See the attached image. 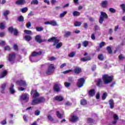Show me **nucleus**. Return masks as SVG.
<instances>
[{
    "label": "nucleus",
    "instance_id": "obj_1",
    "mask_svg": "<svg viewBox=\"0 0 125 125\" xmlns=\"http://www.w3.org/2000/svg\"><path fill=\"white\" fill-rule=\"evenodd\" d=\"M103 81L102 79H98L97 81V85L99 87H103L104 84H108V83H110L113 81V76H109L108 74H104L103 76Z\"/></svg>",
    "mask_w": 125,
    "mask_h": 125
},
{
    "label": "nucleus",
    "instance_id": "obj_2",
    "mask_svg": "<svg viewBox=\"0 0 125 125\" xmlns=\"http://www.w3.org/2000/svg\"><path fill=\"white\" fill-rule=\"evenodd\" d=\"M33 93H34L33 96V99L31 103V105H37L38 104H40V103H42V102H44V101H45V99L42 97L38 98L40 96V94L37 91L32 90L31 92V94H33Z\"/></svg>",
    "mask_w": 125,
    "mask_h": 125
},
{
    "label": "nucleus",
    "instance_id": "obj_3",
    "mask_svg": "<svg viewBox=\"0 0 125 125\" xmlns=\"http://www.w3.org/2000/svg\"><path fill=\"white\" fill-rule=\"evenodd\" d=\"M48 42H54L53 44V46H54L56 45V48H60V47L62 45V43L59 42V40L57 39V38L55 37H53L51 38L48 39Z\"/></svg>",
    "mask_w": 125,
    "mask_h": 125
},
{
    "label": "nucleus",
    "instance_id": "obj_4",
    "mask_svg": "<svg viewBox=\"0 0 125 125\" xmlns=\"http://www.w3.org/2000/svg\"><path fill=\"white\" fill-rule=\"evenodd\" d=\"M42 52L41 51H40L39 52H33L29 58L31 62H38V60H35L34 57L36 56H40V55H42Z\"/></svg>",
    "mask_w": 125,
    "mask_h": 125
},
{
    "label": "nucleus",
    "instance_id": "obj_5",
    "mask_svg": "<svg viewBox=\"0 0 125 125\" xmlns=\"http://www.w3.org/2000/svg\"><path fill=\"white\" fill-rule=\"evenodd\" d=\"M55 67L54 66V64H49L48 66V68L45 71L46 75H51L53 72H54V69Z\"/></svg>",
    "mask_w": 125,
    "mask_h": 125
},
{
    "label": "nucleus",
    "instance_id": "obj_6",
    "mask_svg": "<svg viewBox=\"0 0 125 125\" xmlns=\"http://www.w3.org/2000/svg\"><path fill=\"white\" fill-rule=\"evenodd\" d=\"M16 58V54L15 53H12L9 54L8 57V60L9 62H10L12 64L14 63L15 59Z\"/></svg>",
    "mask_w": 125,
    "mask_h": 125
},
{
    "label": "nucleus",
    "instance_id": "obj_7",
    "mask_svg": "<svg viewBox=\"0 0 125 125\" xmlns=\"http://www.w3.org/2000/svg\"><path fill=\"white\" fill-rule=\"evenodd\" d=\"M107 18H108L107 14L104 12H101L99 18V23L102 24L104 21V19H107Z\"/></svg>",
    "mask_w": 125,
    "mask_h": 125
},
{
    "label": "nucleus",
    "instance_id": "obj_8",
    "mask_svg": "<svg viewBox=\"0 0 125 125\" xmlns=\"http://www.w3.org/2000/svg\"><path fill=\"white\" fill-rule=\"evenodd\" d=\"M20 98L21 100L25 101L26 103L29 101V94L27 93L22 94Z\"/></svg>",
    "mask_w": 125,
    "mask_h": 125
},
{
    "label": "nucleus",
    "instance_id": "obj_9",
    "mask_svg": "<svg viewBox=\"0 0 125 125\" xmlns=\"http://www.w3.org/2000/svg\"><path fill=\"white\" fill-rule=\"evenodd\" d=\"M84 82H85V80H84V78H82L78 79V83H77L78 87H82V86H83V84H84Z\"/></svg>",
    "mask_w": 125,
    "mask_h": 125
},
{
    "label": "nucleus",
    "instance_id": "obj_10",
    "mask_svg": "<svg viewBox=\"0 0 125 125\" xmlns=\"http://www.w3.org/2000/svg\"><path fill=\"white\" fill-rule=\"evenodd\" d=\"M17 84H19V85H20L21 86L22 85H23L24 87H26L27 86V83H26V81L24 80H18L17 81Z\"/></svg>",
    "mask_w": 125,
    "mask_h": 125
},
{
    "label": "nucleus",
    "instance_id": "obj_11",
    "mask_svg": "<svg viewBox=\"0 0 125 125\" xmlns=\"http://www.w3.org/2000/svg\"><path fill=\"white\" fill-rule=\"evenodd\" d=\"M36 42H39V43H41L42 42H46V40H42V37L41 35H37L35 38Z\"/></svg>",
    "mask_w": 125,
    "mask_h": 125
},
{
    "label": "nucleus",
    "instance_id": "obj_12",
    "mask_svg": "<svg viewBox=\"0 0 125 125\" xmlns=\"http://www.w3.org/2000/svg\"><path fill=\"white\" fill-rule=\"evenodd\" d=\"M108 0H105L101 2V6L103 8H107V7H108Z\"/></svg>",
    "mask_w": 125,
    "mask_h": 125
},
{
    "label": "nucleus",
    "instance_id": "obj_13",
    "mask_svg": "<svg viewBox=\"0 0 125 125\" xmlns=\"http://www.w3.org/2000/svg\"><path fill=\"white\" fill-rule=\"evenodd\" d=\"M70 122L71 123H77L79 121V117L77 116H71V118L69 119Z\"/></svg>",
    "mask_w": 125,
    "mask_h": 125
},
{
    "label": "nucleus",
    "instance_id": "obj_14",
    "mask_svg": "<svg viewBox=\"0 0 125 125\" xmlns=\"http://www.w3.org/2000/svg\"><path fill=\"white\" fill-rule=\"evenodd\" d=\"M54 90L56 92H59L60 91V84L56 83L54 86Z\"/></svg>",
    "mask_w": 125,
    "mask_h": 125
},
{
    "label": "nucleus",
    "instance_id": "obj_15",
    "mask_svg": "<svg viewBox=\"0 0 125 125\" xmlns=\"http://www.w3.org/2000/svg\"><path fill=\"white\" fill-rule=\"evenodd\" d=\"M8 31L12 34L14 35V36H16V29L13 28V27L11 26L8 28Z\"/></svg>",
    "mask_w": 125,
    "mask_h": 125
},
{
    "label": "nucleus",
    "instance_id": "obj_16",
    "mask_svg": "<svg viewBox=\"0 0 125 125\" xmlns=\"http://www.w3.org/2000/svg\"><path fill=\"white\" fill-rule=\"evenodd\" d=\"M95 90L92 89L90 90L88 92L89 96L90 97H93L95 95Z\"/></svg>",
    "mask_w": 125,
    "mask_h": 125
},
{
    "label": "nucleus",
    "instance_id": "obj_17",
    "mask_svg": "<svg viewBox=\"0 0 125 125\" xmlns=\"http://www.w3.org/2000/svg\"><path fill=\"white\" fill-rule=\"evenodd\" d=\"M113 119L114 121L112 122L113 125H116L117 122H118V120H119V116L117 114L113 115Z\"/></svg>",
    "mask_w": 125,
    "mask_h": 125
},
{
    "label": "nucleus",
    "instance_id": "obj_18",
    "mask_svg": "<svg viewBox=\"0 0 125 125\" xmlns=\"http://www.w3.org/2000/svg\"><path fill=\"white\" fill-rule=\"evenodd\" d=\"M16 3L19 5H24V4H26V1L25 0H18Z\"/></svg>",
    "mask_w": 125,
    "mask_h": 125
},
{
    "label": "nucleus",
    "instance_id": "obj_19",
    "mask_svg": "<svg viewBox=\"0 0 125 125\" xmlns=\"http://www.w3.org/2000/svg\"><path fill=\"white\" fill-rule=\"evenodd\" d=\"M74 72L75 74H80V73H82V68L79 67H76L74 68Z\"/></svg>",
    "mask_w": 125,
    "mask_h": 125
},
{
    "label": "nucleus",
    "instance_id": "obj_20",
    "mask_svg": "<svg viewBox=\"0 0 125 125\" xmlns=\"http://www.w3.org/2000/svg\"><path fill=\"white\" fill-rule=\"evenodd\" d=\"M108 104L110 105V109H113L114 108V106H115V104L114 103V100L110 99L108 101Z\"/></svg>",
    "mask_w": 125,
    "mask_h": 125
},
{
    "label": "nucleus",
    "instance_id": "obj_21",
    "mask_svg": "<svg viewBox=\"0 0 125 125\" xmlns=\"http://www.w3.org/2000/svg\"><path fill=\"white\" fill-rule=\"evenodd\" d=\"M7 84L6 83H4L1 84L0 88H1V93H4V89H5V87H6V85Z\"/></svg>",
    "mask_w": 125,
    "mask_h": 125
},
{
    "label": "nucleus",
    "instance_id": "obj_22",
    "mask_svg": "<svg viewBox=\"0 0 125 125\" xmlns=\"http://www.w3.org/2000/svg\"><path fill=\"white\" fill-rule=\"evenodd\" d=\"M54 99L57 101H63V99H64V98L62 97V96L60 95L55 97Z\"/></svg>",
    "mask_w": 125,
    "mask_h": 125
},
{
    "label": "nucleus",
    "instance_id": "obj_23",
    "mask_svg": "<svg viewBox=\"0 0 125 125\" xmlns=\"http://www.w3.org/2000/svg\"><path fill=\"white\" fill-rule=\"evenodd\" d=\"M91 60V57L90 56H88L84 58H82L81 59V61L83 62H86V61H89V60Z\"/></svg>",
    "mask_w": 125,
    "mask_h": 125
},
{
    "label": "nucleus",
    "instance_id": "obj_24",
    "mask_svg": "<svg viewBox=\"0 0 125 125\" xmlns=\"http://www.w3.org/2000/svg\"><path fill=\"white\" fill-rule=\"evenodd\" d=\"M23 39H25V41L26 42H30V41H32V36L30 35H25L23 37Z\"/></svg>",
    "mask_w": 125,
    "mask_h": 125
},
{
    "label": "nucleus",
    "instance_id": "obj_25",
    "mask_svg": "<svg viewBox=\"0 0 125 125\" xmlns=\"http://www.w3.org/2000/svg\"><path fill=\"white\" fill-rule=\"evenodd\" d=\"M13 87H14V84H12L11 87L9 88L10 93L11 94H13V93H15V90H14V88H13Z\"/></svg>",
    "mask_w": 125,
    "mask_h": 125
},
{
    "label": "nucleus",
    "instance_id": "obj_26",
    "mask_svg": "<svg viewBox=\"0 0 125 125\" xmlns=\"http://www.w3.org/2000/svg\"><path fill=\"white\" fill-rule=\"evenodd\" d=\"M6 75H7V71L6 70L3 71L0 75V79H3Z\"/></svg>",
    "mask_w": 125,
    "mask_h": 125
},
{
    "label": "nucleus",
    "instance_id": "obj_27",
    "mask_svg": "<svg viewBox=\"0 0 125 125\" xmlns=\"http://www.w3.org/2000/svg\"><path fill=\"white\" fill-rule=\"evenodd\" d=\"M48 120H49V121H50V122H52V124H55L56 122L54 121V119L53 118V117H52V116H51V115H49L48 116Z\"/></svg>",
    "mask_w": 125,
    "mask_h": 125
},
{
    "label": "nucleus",
    "instance_id": "obj_28",
    "mask_svg": "<svg viewBox=\"0 0 125 125\" xmlns=\"http://www.w3.org/2000/svg\"><path fill=\"white\" fill-rule=\"evenodd\" d=\"M20 11H21L22 13H26L28 11V7H25L20 9Z\"/></svg>",
    "mask_w": 125,
    "mask_h": 125
},
{
    "label": "nucleus",
    "instance_id": "obj_29",
    "mask_svg": "<svg viewBox=\"0 0 125 125\" xmlns=\"http://www.w3.org/2000/svg\"><path fill=\"white\" fill-rule=\"evenodd\" d=\"M71 35H72V32L71 31H66L64 35V38H69Z\"/></svg>",
    "mask_w": 125,
    "mask_h": 125
},
{
    "label": "nucleus",
    "instance_id": "obj_30",
    "mask_svg": "<svg viewBox=\"0 0 125 125\" xmlns=\"http://www.w3.org/2000/svg\"><path fill=\"white\" fill-rule=\"evenodd\" d=\"M9 14V11H5L3 13V15L5 18L6 20H8V19L7 18V15Z\"/></svg>",
    "mask_w": 125,
    "mask_h": 125
},
{
    "label": "nucleus",
    "instance_id": "obj_31",
    "mask_svg": "<svg viewBox=\"0 0 125 125\" xmlns=\"http://www.w3.org/2000/svg\"><path fill=\"white\" fill-rule=\"evenodd\" d=\"M89 43V42H88L87 41H84V42H83L82 45L84 47H86V46H87V45H88Z\"/></svg>",
    "mask_w": 125,
    "mask_h": 125
},
{
    "label": "nucleus",
    "instance_id": "obj_32",
    "mask_svg": "<svg viewBox=\"0 0 125 125\" xmlns=\"http://www.w3.org/2000/svg\"><path fill=\"white\" fill-rule=\"evenodd\" d=\"M19 22H23L24 21V17L23 16L21 15V16L19 17L17 19Z\"/></svg>",
    "mask_w": 125,
    "mask_h": 125
},
{
    "label": "nucleus",
    "instance_id": "obj_33",
    "mask_svg": "<svg viewBox=\"0 0 125 125\" xmlns=\"http://www.w3.org/2000/svg\"><path fill=\"white\" fill-rule=\"evenodd\" d=\"M98 58L101 61L104 60V57H103V54H102L99 55L98 56Z\"/></svg>",
    "mask_w": 125,
    "mask_h": 125
},
{
    "label": "nucleus",
    "instance_id": "obj_34",
    "mask_svg": "<svg viewBox=\"0 0 125 125\" xmlns=\"http://www.w3.org/2000/svg\"><path fill=\"white\" fill-rule=\"evenodd\" d=\"M81 105H86V104H87V103L86 102V100H85V99H83L81 101Z\"/></svg>",
    "mask_w": 125,
    "mask_h": 125
},
{
    "label": "nucleus",
    "instance_id": "obj_35",
    "mask_svg": "<svg viewBox=\"0 0 125 125\" xmlns=\"http://www.w3.org/2000/svg\"><path fill=\"white\" fill-rule=\"evenodd\" d=\"M67 14V11H63L60 15V18H63Z\"/></svg>",
    "mask_w": 125,
    "mask_h": 125
},
{
    "label": "nucleus",
    "instance_id": "obj_36",
    "mask_svg": "<svg viewBox=\"0 0 125 125\" xmlns=\"http://www.w3.org/2000/svg\"><path fill=\"white\" fill-rule=\"evenodd\" d=\"M75 55H76V52H72L68 55V56L69 57L73 58V57H75Z\"/></svg>",
    "mask_w": 125,
    "mask_h": 125
},
{
    "label": "nucleus",
    "instance_id": "obj_37",
    "mask_svg": "<svg viewBox=\"0 0 125 125\" xmlns=\"http://www.w3.org/2000/svg\"><path fill=\"white\" fill-rule=\"evenodd\" d=\"M24 32L25 34H26L27 35H33L32 31L31 30H24Z\"/></svg>",
    "mask_w": 125,
    "mask_h": 125
},
{
    "label": "nucleus",
    "instance_id": "obj_38",
    "mask_svg": "<svg viewBox=\"0 0 125 125\" xmlns=\"http://www.w3.org/2000/svg\"><path fill=\"white\" fill-rule=\"evenodd\" d=\"M82 25V22H79V21H75L74 22V26L75 27H79Z\"/></svg>",
    "mask_w": 125,
    "mask_h": 125
},
{
    "label": "nucleus",
    "instance_id": "obj_39",
    "mask_svg": "<svg viewBox=\"0 0 125 125\" xmlns=\"http://www.w3.org/2000/svg\"><path fill=\"white\" fill-rule=\"evenodd\" d=\"M51 25L53 26H57V22L55 21H51Z\"/></svg>",
    "mask_w": 125,
    "mask_h": 125
},
{
    "label": "nucleus",
    "instance_id": "obj_40",
    "mask_svg": "<svg viewBox=\"0 0 125 125\" xmlns=\"http://www.w3.org/2000/svg\"><path fill=\"white\" fill-rule=\"evenodd\" d=\"M80 13L78 11H74L73 12V16H80Z\"/></svg>",
    "mask_w": 125,
    "mask_h": 125
},
{
    "label": "nucleus",
    "instance_id": "obj_41",
    "mask_svg": "<svg viewBox=\"0 0 125 125\" xmlns=\"http://www.w3.org/2000/svg\"><path fill=\"white\" fill-rule=\"evenodd\" d=\"M56 115H57V117H58L59 119H62V115L60 114V112L59 111L56 112Z\"/></svg>",
    "mask_w": 125,
    "mask_h": 125
},
{
    "label": "nucleus",
    "instance_id": "obj_42",
    "mask_svg": "<svg viewBox=\"0 0 125 125\" xmlns=\"http://www.w3.org/2000/svg\"><path fill=\"white\" fill-rule=\"evenodd\" d=\"M120 7H121V9H122L124 13H125V4H122L121 5H120Z\"/></svg>",
    "mask_w": 125,
    "mask_h": 125
},
{
    "label": "nucleus",
    "instance_id": "obj_43",
    "mask_svg": "<svg viewBox=\"0 0 125 125\" xmlns=\"http://www.w3.org/2000/svg\"><path fill=\"white\" fill-rule=\"evenodd\" d=\"M36 29L37 32H42V31H43V28L42 27H37Z\"/></svg>",
    "mask_w": 125,
    "mask_h": 125
},
{
    "label": "nucleus",
    "instance_id": "obj_44",
    "mask_svg": "<svg viewBox=\"0 0 125 125\" xmlns=\"http://www.w3.org/2000/svg\"><path fill=\"white\" fill-rule=\"evenodd\" d=\"M87 122L88 123V124H92V123L94 122V120H93L92 118H88Z\"/></svg>",
    "mask_w": 125,
    "mask_h": 125
},
{
    "label": "nucleus",
    "instance_id": "obj_45",
    "mask_svg": "<svg viewBox=\"0 0 125 125\" xmlns=\"http://www.w3.org/2000/svg\"><path fill=\"white\" fill-rule=\"evenodd\" d=\"M31 4H39V1L38 0H33L31 2Z\"/></svg>",
    "mask_w": 125,
    "mask_h": 125
},
{
    "label": "nucleus",
    "instance_id": "obj_46",
    "mask_svg": "<svg viewBox=\"0 0 125 125\" xmlns=\"http://www.w3.org/2000/svg\"><path fill=\"white\" fill-rule=\"evenodd\" d=\"M107 50L108 53H109V54H111V53H112V49H111V47L107 46Z\"/></svg>",
    "mask_w": 125,
    "mask_h": 125
},
{
    "label": "nucleus",
    "instance_id": "obj_47",
    "mask_svg": "<svg viewBox=\"0 0 125 125\" xmlns=\"http://www.w3.org/2000/svg\"><path fill=\"white\" fill-rule=\"evenodd\" d=\"M107 93L106 92L104 93L102 96L103 100H105V99H106V98L107 97Z\"/></svg>",
    "mask_w": 125,
    "mask_h": 125
},
{
    "label": "nucleus",
    "instance_id": "obj_48",
    "mask_svg": "<svg viewBox=\"0 0 125 125\" xmlns=\"http://www.w3.org/2000/svg\"><path fill=\"white\" fill-rule=\"evenodd\" d=\"M105 42H102L99 44V48H102L105 45Z\"/></svg>",
    "mask_w": 125,
    "mask_h": 125
},
{
    "label": "nucleus",
    "instance_id": "obj_49",
    "mask_svg": "<svg viewBox=\"0 0 125 125\" xmlns=\"http://www.w3.org/2000/svg\"><path fill=\"white\" fill-rule=\"evenodd\" d=\"M11 49L9 46H6L4 48V50H5V51H9Z\"/></svg>",
    "mask_w": 125,
    "mask_h": 125
},
{
    "label": "nucleus",
    "instance_id": "obj_50",
    "mask_svg": "<svg viewBox=\"0 0 125 125\" xmlns=\"http://www.w3.org/2000/svg\"><path fill=\"white\" fill-rule=\"evenodd\" d=\"M18 90L19 91H24V90H26V88L20 86L18 87Z\"/></svg>",
    "mask_w": 125,
    "mask_h": 125
},
{
    "label": "nucleus",
    "instance_id": "obj_51",
    "mask_svg": "<svg viewBox=\"0 0 125 125\" xmlns=\"http://www.w3.org/2000/svg\"><path fill=\"white\" fill-rule=\"evenodd\" d=\"M4 28H5V25H4V24L2 22L0 24V29H4Z\"/></svg>",
    "mask_w": 125,
    "mask_h": 125
},
{
    "label": "nucleus",
    "instance_id": "obj_52",
    "mask_svg": "<svg viewBox=\"0 0 125 125\" xmlns=\"http://www.w3.org/2000/svg\"><path fill=\"white\" fill-rule=\"evenodd\" d=\"M109 10L111 13H115L116 12V10L113 8H109Z\"/></svg>",
    "mask_w": 125,
    "mask_h": 125
},
{
    "label": "nucleus",
    "instance_id": "obj_53",
    "mask_svg": "<svg viewBox=\"0 0 125 125\" xmlns=\"http://www.w3.org/2000/svg\"><path fill=\"white\" fill-rule=\"evenodd\" d=\"M64 85L65 87H69L71 85V83H68V82H65L64 83Z\"/></svg>",
    "mask_w": 125,
    "mask_h": 125
},
{
    "label": "nucleus",
    "instance_id": "obj_54",
    "mask_svg": "<svg viewBox=\"0 0 125 125\" xmlns=\"http://www.w3.org/2000/svg\"><path fill=\"white\" fill-rule=\"evenodd\" d=\"M17 57L18 61H19V62H22V61H21V59H22V57H21V56L18 55Z\"/></svg>",
    "mask_w": 125,
    "mask_h": 125
},
{
    "label": "nucleus",
    "instance_id": "obj_55",
    "mask_svg": "<svg viewBox=\"0 0 125 125\" xmlns=\"http://www.w3.org/2000/svg\"><path fill=\"white\" fill-rule=\"evenodd\" d=\"M35 114L36 116H39L40 114H41V111H40V110H37L36 111H35Z\"/></svg>",
    "mask_w": 125,
    "mask_h": 125
},
{
    "label": "nucleus",
    "instance_id": "obj_56",
    "mask_svg": "<svg viewBox=\"0 0 125 125\" xmlns=\"http://www.w3.org/2000/svg\"><path fill=\"white\" fill-rule=\"evenodd\" d=\"M119 60H123V59H125V58L123 56V54H121L119 56Z\"/></svg>",
    "mask_w": 125,
    "mask_h": 125
},
{
    "label": "nucleus",
    "instance_id": "obj_57",
    "mask_svg": "<svg viewBox=\"0 0 125 125\" xmlns=\"http://www.w3.org/2000/svg\"><path fill=\"white\" fill-rule=\"evenodd\" d=\"M31 26H32V23L30 21L26 24V27L28 29H29Z\"/></svg>",
    "mask_w": 125,
    "mask_h": 125
},
{
    "label": "nucleus",
    "instance_id": "obj_58",
    "mask_svg": "<svg viewBox=\"0 0 125 125\" xmlns=\"http://www.w3.org/2000/svg\"><path fill=\"white\" fill-rule=\"evenodd\" d=\"M67 66V64L66 63H62L61 66L60 68L61 69H63L64 67H66Z\"/></svg>",
    "mask_w": 125,
    "mask_h": 125
},
{
    "label": "nucleus",
    "instance_id": "obj_59",
    "mask_svg": "<svg viewBox=\"0 0 125 125\" xmlns=\"http://www.w3.org/2000/svg\"><path fill=\"white\" fill-rule=\"evenodd\" d=\"M64 105H65V106H71V105H72V103H70V102H66Z\"/></svg>",
    "mask_w": 125,
    "mask_h": 125
},
{
    "label": "nucleus",
    "instance_id": "obj_60",
    "mask_svg": "<svg viewBox=\"0 0 125 125\" xmlns=\"http://www.w3.org/2000/svg\"><path fill=\"white\" fill-rule=\"evenodd\" d=\"M70 72H72V70L69 69L68 70L63 71L62 73H63V74H68V73H70Z\"/></svg>",
    "mask_w": 125,
    "mask_h": 125
},
{
    "label": "nucleus",
    "instance_id": "obj_61",
    "mask_svg": "<svg viewBox=\"0 0 125 125\" xmlns=\"http://www.w3.org/2000/svg\"><path fill=\"white\" fill-rule=\"evenodd\" d=\"M0 124L2 125H6V120H3L0 122Z\"/></svg>",
    "mask_w": 125,
    "mask_h": 125
},
{
    "label": "nucleus",
    "instance_id": "obj_62",
    "mask_svg": "<svg viewBox=\"0 0 125 125\" xmlns=\"http://www.w3.org/2000/svg\"><path fill=\"white\" fill-rule=\"evenodd\" d=\"M83 27L85 29H87V27H88V24H87L86 22H84Z\"/></svg>",
    "mask_w": 125,
    "mask_h": 125
},
{
    "label": "nucleus",
    "instance_id": "obj_63",
    "mask_svg": "<svg viewBox=\"0 0 125 125\" xmlns=\"http://www.w3.org/2000/svg\"><path fill=\"white\" fill-rule=\"evenodd\" d=\"M96 69V65H93L91 67L92 71H94V70Z\"/></svg>",
    "mask_w": 125,
    "mask_h": 125
},
{
    "label": "nucleus",
    "instance_id": "obj_64",
    "mask_svg": "<svg viewBox=\"0 0 125 125\" xmlns=\"http://www.w3.org/2000/svg\"><path fill=\"white\" fill-rule=\"evenodd\" d=\"M91 38L92 40H95V35L94 34H92L91 35Z\"/></svg>",
    "mask_w": 125,
    "mask_h": 125
}]
</instances>
